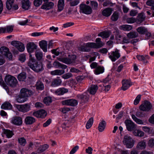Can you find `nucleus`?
I'll return each mask as SVG.
<instances>
[{
  "mask_svg": "<svg viewBox=\"0 0 154 154\" xmlns=\"http://www.w3.org/2000/svg\"><path fill=\"white\" fill-rule=\"evenodd\" d=\"M28 65L32 70L36 72H39L43 69L42 63L37 61L31 54H29Z\"/></svg>",
  "mask_w": 154,
  "mask_h": 154,
  "instance_id": "f257e3e1",
  "label": "nucleus"
},
{
  "mask_svg": "<svg viewBox=\"0 0 154 154\" xmlns=\"http://www.w3.org/2000/svg\"><path fill=\"white\" fill-rule=\"evenodd\" d=\"M134 140L131 137L128 135H125L124 137L123 143L127 148H132L134 145Z\"/></svg>",
  "mask_w": 154,
  "mask_h": 154,
  "instance_id": "f03ea898",
  "label": "nucleus"
},
{
  "mask_svg": "<svg viewBox=\"0 0 154 154\" xmlns=\"http://www.w3.org/2000/svg\"><path fill=\"white\" fill-rule=\"evenodd\" d=\"M152 106L151 103L145 100L143 103L139 107L140 110L143 112H148L152 109Z\"/></svg>",
  "mask_w": 154,
  "mask_h": 154,
  "instance_id": "7ed1b4c3",
  "label": "nucleus"
},
{
  "mask_svg": "<svg viewBox=\"0 0 154 154\" xmlns=\"http://www.w3.org/2000/svg\"><path fill=\"white\" fill-rule=\"evenodd\" d=\"M5 81L8 85L13 87L15 86L17 83V80L16 78L11 75L6 76Z\"/></svg>",
  "mask_w": 154,
  "mask_h": 154,
  "instance_id": "20e7f679",
  "label": "nucleus"
},
{
  "mask_svg": "<svg viewBox=\"0 0 154 154\" xmlns=\"http://www.w3.org/2000/svg\"><path fill=\"white\" fill-rule=\"evenodd\" d=\"M63 121L62 127H68L69 125L71 123L74 122L75 121L74 116H63Z\"/></svg>",
  "mask_w": 154,
  "mask_h": 154,
  "instance_id": "39448f33",
  "label": "nucleus"
},
{
  "mask_svg": "<svg viewBox=\"0 0 154 154\" xmlns=\"http://www.w3.org/2000/svg\"><path fill=\"white\" fill-rule=\"evenodd\" d=\"M61 103L64 105L75 106L77 105L78 102L75 99H72L63 100L61 102Z\"/></svg>",
  "mask_w": 154,
  "mask_h": 154,
  "instance_id": "423d86ee",
  "label": "nucleus"
},
{
  "mask_svg": "<svg viewBox=\"0 0 154 154\" xmlns=\"http://www.w3.org/2000/svg\"><path fill=\"white\" fill-rule=\"evenodd\" d=\"M127 130L129 131H134L136 128V125L131 120L127 119L125 122Z\"/></svg>",
  "mask_w": 154,
  "mask_h": 154,
  "instance_id": "0eeeda50",
  "label": "nucleus"
},
{
  "mask_svg": "<svg viewBox=\"0 0 154 154\" xmlns=\"http://www.w3.org/2000/svg\"><path fill=\"white\" fill-rule=\"evenodd\" d=\"M14 0H7L6 6L8 10H16L18 9V6L14 4Z\"/></svg>",
  "mask_w": 154,
  "mask_h": 154,
  "instance_id": "6e6552de",
  "label": "nucleus"
},
{
  "mask_svg": "<svg viewBox=\"0 0 154 154\" xmlns=\"http://www.w3.org/2000/svg\"><path fill=\"white\" fill-rule=\"evenodd\" d=\"M109 57L112 62H114L120 57V54L118 50L112 51L108 54Z\"/></svg>",
  "mask_w": 154,
  "mask_h": 154,
  "instance_id": "1a4fd4ad",
  "label": "nucleus"
},
{
  "mask_svg": "<svg viewBox=\"0 0 154 154\" xmlns=\"http://www.w3.org/2000/svg\"><path fill=\"white\" fill-rule=\"evenodd\" d=\"M76 57L75 56L72 55L71 57L70 58L67 57H57V59L59 61L62 62L66 64H69L74 62L76 59Z\"/></svg>",
  "mask_w": 154,
  "mask_h": 154,
  "instance_id": "9d476101",
  "label": "nucleus"
},
{
  "mask_svg": "<svg viewBox=\"0 0 154 154\" xmlns=\"http://www.w3.org/2000/svg\"><path fill=\"white\" fill-rule=\"evenodd\" d=\"M11 44L15 46L20 52H23L25 50L24 45L20 42L13 41L11 42Z\"/></svg>",
  "mask_w": 154,
  "mask_h": 154,
  "instance_id": "9b49d317",
  "label": "nucleus"
},
{
  "mask_svg": "<svg viewBox=\"0 0 154 154\" xmlns=\"http://www.w3.org/2000/svg\"><path fill=\"white\" fill-rule=\"evenodd\" d=\"M26 48L28 52L30 54L33 52L35 50H37V46L34 43L30 42L27 44Z\"/></svg>",
  "mask_w": 154,
  "mask_h": 154,
  "instance_id": "f8f14e48",
  "label": "nucleus"
},
{
  "mask_svg": "<svg viewBox=\"0 0 154 154\" xmlns=\"http://www.w3.org/2000/svg\"><path fill=\"white\" fill-rule=\"evenodd\" d=\"M17 108L20 111L25 112L29 111L30 109V106L29 104L24 105H19L17 106Z\"/></svg>",
  "mask_w": 154,
  "mask_h": 154,
  "instance_id": "ddd939ff",
  "label": "nucleus"
},
{
  "mask_svg": "<svg viewBox=\"0 0 154 154\" xmlns=\"http://www.w3.org/2000/svg\"><path fill=\"white\" fill-rule=\"evenodd\" d=\"M68 89L63 87L59 88L55 90L54 93L57 96H61L68 92Z\"/></svg>",
  "mask_w": 154,
  "mask_h": 154,
  "instance_id": "4468645a",
  "label": "nucleus"
},
{
  "mask_svg": "<svg viewBox=\"0 0 154 154\" xmlns=\"http://www.w3.org/2000/svg\"><path fill=\"white\" fill-rule=\"evenodd\" d=\"M20 94L22 97L26 98L32 94V92L30 90L26 88H23L20 90Z\"/></svg>",
  "mask_w": 154,
  "mask_h": 154,
  "instance_id": "2eb2a0df",
  "label": "nucleus"
},
{
  "mask_svg": "<svg viewBox=\"0 0 154 154\" xmlns=\"http://www.w3.org/2000/svg\"><path fill=\"white\" fill-rule=\"evenodd\" d=\"M22 118L19 116H15L13 117L11 120V122L16 125L19 126L22 124Z\"/></svg>",
  "mask_w": 154,
  "mask_h": 154,
  "instance_id": "dca6fc26",
  "label": "nucleus"
},
{
  "mask_svg": "<svg viewBox=\"0 0 154 154\" xmlns=\"http://www.w3.org/2000/svg\"><path fill=\"white\" fill-rule=\"evenodd\" d=\"M132 84L130 80H124L122 81V89L124 91H125Z\"/></svg>",
  "mask_w": 154,
  "mask_h": 154,
  "instance_id": "f3484780",
  "label": "nucleus"
},
{
  "mask_svg": "<svg viewBox=\"0 0 154 154\" xmlns=\"http://www.w3.org/2000/svg\"><path fill=\"white\" fill-rule=\"evenodd\" d=\"M54 5V3L52 2H46L43 4L41 8L43 9L49 10L53 8Z\"/></svg>",
  "mask_w": 154,
  "mask_h": 154,
  "instance_id": "a211bd4d",
  "label": "nucleus"
},
{
  "mask_svg": "<svg viewBox=\"0 0 154 154\" xmlns=\"http://www.w3.org/2000/svg\"><path fill=\"white\" fill-rule=\"evenodd\" d=\"M22 7L25 10L29 9L30 6V3L29 0H21Z\"/></svg>",
  "mask_w": 154,
  "mask_h": 154,
  "instance_id": "6ab92c4d",
  "label": "nucleus"
},
{
  "mask_svg": "<svg viewBox=\"0 0 154 154\" xmlns=\"http://www.w3.org/2000/svg\"><path fill=\"white\" fill-rule=\"evenodd\" d=\"M62 83V81L59 77H57V78L54 79L52 80L51 86L55 87L60 85Z\"/></svg>",
  "mask_w": 154,
  "mask_h": 154,
  "instance_id": "aec40b11",
  "label": "nucleus"
},
{
  "mask_svg": "<svg viewBox=\"0 0 154 154\" xmlns=\"http://www.w3.org/2000/svg\"><path fill=\"white\" fill-rule=\"evenodd\" d=\"M39 45L44 52H46L47 51L48 44L47 41L44 40L41 41L39 42Z\"/></svg>",
  "mask_w": 154,
  "mask_h": 154,
  "instance_id": "412c9836",
  "label": "nucleus"
},
{
  "mask_svg": "<svg viewBox=\"0 0 154 154\" xmlns=\"http://www.w3.org/2000/svg\"><path fill=\"white\" fill-rule=\"evenodd\" d=\"M98 87L97 85H92L88 89V92L91 94L94 95L97 92Z\"/></svg>",
  "mask_w": 154,
  "mask_h": 154,
  "instance_id": "4be33fe9",
  "label": "nucleus"
},
{
  "mask_svg": "<svg viewBox=\"0 0 154 154\" xmlns=\"http://www.w3.org/2000/svg\"><path fill=\"white\" fill-rule=\"evenodd\" d=\"M12 108V106L10 103L8 101L4 102L1 106V108L6 110L11 109Z\"/></svg>",
  "mask_w": 154,
  "mask_h": 154,
  "instance_id": "5701e85b",
  "label": "nucleus"
},
{
  "mask_svg": "<svg viewBox=\"0 0 154 154\" xmlns=\"http://www.w3.org/2000/svg\"><path fill=\"white\" fill-rule=\"evenodd\" d=\"M35 56L36 59L38 60H41L43 57V53L39 49L36 50Z\"/></svg>",
  "mask_w": 154,
  "mask_h": 154,
  "instance_id": "b1692460",
  "label": "nucleus"
},
{
  "mask_svg": "<svg viewBox=\"0 0 154 154\" xmlns=\"http://www.w3.org/2000/svg\"><path fill=\"white\" fill-rule=\"evenodd\" d=\"M53 65L54 67L56 68H62L63 69H66L67 68V66L64 64H62L59 62L55 61L53 63Z\"/></svg>",
  "mask_w": 154,
  "mask_h": 154,
  "instance_id": "393cba45",
  "label": "nucleus"
},
{
  "mask_svg": "<svg viewBox=\"0 0 154 154\" xmlns=\"http://www.w3.org/2000/svg\"><path fill=\"white\" fill-rule=\"evenodd\" d=\"M102 45L100 44H96L93 42L87 43V47L91 48H98L101 47Z\"/></svg>",
  "mask_w": 154,
  "mask_h": 154,
  "instance_id": "a878e982",
  "label": "nucleus"
},
{
  "mask_svg": "<svg viewBox=\"0 0 154 154\" xmlns=\"http://www.w3.org/2000/svg\"><path fill=\"white\" fill-rule=\"evenodd\" d=\"M106 122L104 120H102L100 122L98 126V130L100 132H102L103 131L106 127Z\"/></svg>",
  "mask_w": 154,
  "mask_h": 154,
  "instance_id": "bb28decb",
  "label": "nucleus"
},
{
  "mask_svg": "<svg viewBox=\"0 0 154 154\" xmlns=\"http://www.w3.org/2000/svg\"><path fill=\"white\" fill-rule=\"evenodd\" d=\"M81 42L78 47V50L82 51H86L87 50L86 47L87 44L84 42L82 40L81 41Z\"/></svg>",
  "mask_w": 154,
  "mask_h": 154,
  "instance_id": "cd10ccee",
  "label": "nucleus"
},
{
  "mask_svg": "<svg viewBox=\"0 0 154 154\" xmlns=\"http://www.w3.org/2000/svg\"><path fill=\"white\" fill-rule=\"evenodd\" d=\"M133 134L135 136L140 137H142L144 135V132L139 129H135L133 132Z\"/></svg>",
  "mask_w": 154,
  "mask_h": 154,
  "instance_id": "c85d7f7f",
  "label": "nucleus"
},
{
  "mask_svg": "<svg viewBox=\"0 0 154 154\" xmlns=\"http://www.w3.org/2000/svg\"><path fill=\"white\" fill-rule=\"evenodd\" d=\"M146 141L145 140H143L138 142L137 146V148L138 149H143L146 148Z\"/></svg>",
  "mask_w": 154,
  "mask_h": 154,
  "instance_id": "c756f323",
  "label": "nucleus"
},
{
  "mask_svg": "<svg viewBox=\"0 0 154 154\" xmlns=\"http://www.w3.org/2000/svg\"><path fill=\"white\" fill-rule=\"evenodd\" d=\"M112 11L111 8H108L102 11V14L105 17H109Z\"/></svg>",
  "mask_w": 154,
  "mask_h": 154,
  "instance_id": "7c9ffc66",
  "label": "nucleus"
},
{
  "mask_svg": "<svg viewBox=\"0 0 154 154\" xmlns=\"http://www.w3.org/2000/svg\"><path fill=\"white\" fill-rule=\"evenodd\" d=\"M33 116H47V112L44 109H41L34 112L33 113Z\"/></svg>",
  "mask_w": 154,
  "mask_h": 154,
  "instance_id": "2f4dec72",
  "label": "nucleus"
},
{
  "mask_svg": "<svg viewBox=\"0 0 154 154\" xmlns=\"http://www.w3.org/2000/svg\"><path fill=\"white\" fill-rule=\"evenodd\" d=\"M35 121V119L30 116H28L26 118L25 120V122L27 125L32 124Z\"/></svg>",
  "mask_w": 154,
  "mask_h": 154,
  "instance_id": "473e14b6",
  "label": "nucleus"
},
{
  "mask_svg": "<svg viewBox=\"0 0 154 154\" xmlns=\"http://www.w3.org/2000/svg\"><path fill=\"white\" fill-rule=\"evenodd\" d=\"M122 106V104L121 102H119L116 104L113 109V111L115 114H116L119 111V109L121 108Z\"/></svg>",
  "mask_w": 154,
  "mask_h": 154,
  "instance_id": "72a5a7b5",
  "label": "nucleus"
},
{
  "mask_svg": "<svg viewBox=\"0 0 154 154\" xmlns=\"http://www.w3.org/2000/svg\"><path fill=\"white\" fill-rule=\"evenodd\" d=\"M65 72L64 70L62 69H56L51 72L50 74L52 75H61L63 74Z\"/></svg>",
  "mask_w": 154,
  "mask_h": 154,
  "instance_id": "f704fd0d",
  "label": "nucleus"
},
{
  "mask_svg": "<svg viewBox=\"0 0 154 154\" xmlns=\"http://www.w3.org/2000/svg\"><path fill=\"white\" fill-rule=\"evenodd\" d=\"M64 6L65 0H59L58 2L57 7L59 11H61L63 9Z\"/></svg>",
  "mask_w": 154,
  "mask_h": 154,
  "instance_id": "c9c22d12",
  "label": "nucleus"
},
{
  "mask_svg": "<svg viewBox=\"0 0 154 154\" xmlns=\"http://www.w3.org/2000/svg\"><path fill=\"white\" fill-rule=\"evenodd\" d=\"M104 71V69L103 67L99 66L96 68L94 72L95 74L99 75L103 73Z\"/></svg>",
  "mask_w": 154,
  "mask_h": 154,
  "instance_id": "e433bc0d",
  "label": "nucleus"
},
{
  "mask_svg": "<svg viewBox=\"0 0 154 154\" xmlns=\"http://www.w3.org/2000/svg\"><path fill=\"white\" fill-rule=\"evenodd\" d=\"M138 36V33L135 31L131 32L127 34V36L129 38H134L137 37Z\"/></svg>",
  "mask_w": 154,
  "mask_h": 154,
  "instance_id": "4c0bfd02",
  "label": "nucleus"
},
{
  "mask_svg": "<svg viewBox=\"0 0 154 154\" xmlns=\"http://www.w3.org/2000/svg\"><path fill=\"white\" fill-rule=\"evenodd\" d=\"M145 16L143 13L139 14L137 17V22L138 23H140L145 19Z\"/></svg>",
  "mask_w": 154,
  "mask_h": 154,
  "instance_id": "58836bf2",
  "label": "nucleus"
},
{
  "mask_svg": "<svg viewBox=\"0 0 154 154\" xmlns=\"http://www.w3.org/2000/svg\"><path fill=\"white\" fill-rule=\"evenodd\" d=\"M137 31L139 34L144 35L147 31V29L144 26H140L137 28Z\"/></svg>",
  "mask_w": 154,
  "mask_h": 154,
  "instance_id": "ea45409f",
  "label": "nucleus"
},
{
  "mask_svg": "<svg viewBox=\"0 0 154 154\" xmlns=\"http://www.w3.org/2000/svg\"><path fill=\"white\" fill-rule=\"evenodd\" d=\"M132 26L130 25H124L120 26V29L125 31H128L132 29Z\"/></svg>",
  "mask_w": 154,
  "mask_h": 154,
  "instance_id": "a19ab883",
  "label": "nucleus"
},
{
  "mask_svg": "<svg viewBox=\"0 0 154 154\" xmlns=\"http://www.w3.org/2000/svg\"><path fill=\"white\" fill-rule=\"evenodd\" d=\"M48 147L49 146L47 144L40 146L38 149V153L42 152L47 149Z\"/></svg>",
  "mask_w": 154,
  "mask_h": 154,
  "instance_id": "79ce46f5",
  "label": "nucleus"
},
{
  "mask_svg": "<svg viewBox=\"0 0 154 154\" xmlns=\"http://www.w3.org/2000/svg\"><path fill=\"white\" fill-rule=\"evenodd\" d=\"M8 48L5 47H2L0 48V53L2 56H5L9 52Z\"/></svg>",
  "mask_w": 154,
  "mask_h": 154,
  "instance_id": "37998d69",
  "label": "nucleus"
},
{
  "mask_svg": "<svg viewBox=\"0 0 154 154\" xmlns=\"http://www.w3.org/2000/svg\"><path fill=\"white\" fill-rule=\"evenodd\" d=\"M80 12L87 14V5L84 4L80 5Z\"/></svg>",
  "mask_w": 154,
  "mask_h": 154,
  "instance_id": "c03bdc74",
  "label": "nucleus"
},
{
  "mask_svg": "<svg viewBox=\"0 0 154 154\" xmlns=\"http://www.w3.org/2000/svg\"><path fill=\"white\" fill-rule=\"evenodd\" d=\"M26 78V73L25 72H21L18 75V79L20 81H23Z\"/></svg>",
  "mask_w": 154,
  "mask_h": 154,
  "instance_id": "a18cd8bd",
  "label": "nucleus"
},
{
  "mask_svg": "<svg viewBox=\"0 0 154 154\" xmlns=\"http://www.w3.org/2000/svg\"><path fill=\"white\" fill-rule=\"evenodd\" d=\"M77 98L80 100L82 102H85L87 98L86 94H78L77 96Z\"/></svg>",
  "mask_w": 154,
  "mask_h": 154,
  "instance_id": "49530a36",
  "label": "nucleus"
},
{
  "mask_svg": "<svg viewBox=\"0 0 154 154\" xmlns=\"http://www.w3.org/2000/svg\"><path fill=\"white\" fill-rule=\"evenodd\" d=\"M99 86L102 87L101 91L104 92H108L109 90L111 87L109 85L104 86L103 85H99Z\"/></svg>",
  "mask_w": 154,
  "mask_h": 154,
  "instance_id": "de8ad7c7",
  "label": "nucleus"
},
{
  "mask_svg": "<svg viewBox=\"0 0 154 154\" xmlns=\"http://www.w3.org/2000/svg\"><path fill=\"white\" fill-rule=\"evenodd\" d=\"M36 88L37 89L42 90L44 89V86L43 83L40 81H38L35 85Z\"/></svg>",
  "mask_w": 154,
  "mask_h": 154,
  "instance_id": "09e8293b",
  "label": "nucleus"
},
{
  "mask_svg": "<svg viewBox=\"0 0 154 154\" xmlns=\"http://www.w3.org/2000/svg\"><path fill=\"white\" fill-rule=\"evenodd\" d=\"M98 36L101 37L103 38H106L109 36V34L108 32L103 31L99 33L98 35Z\"/></svg>",
  "mask_w": 154,
  "mask_h": 154,
  "instance_id": "8fccbe9b",
  "label": "nucleus"
},
{
  "mask_svg": "<svg viewBox=\"0 0 154 154\" xmlns=\"http://www.w3.org/2000/svg\"><path fill=\"white\" fill-rule=\"evenodd\" d=\"M4 133L8 138H11L13 134L11 131L8 129H5Z\"/></svg>",
  "mask_w": 154,
  "mask_h": 154,
  "instance_id": "3c124183",
  "label": "nucleus"
},
{
  "mask_svg": "<svg viewBox=\"0 0 154 154\" xmlns=\"http://www.w3.org/2000/svg\"><path fill=\"white\" fill-rule=\"evenodd\" d=\"M26 98L24 97L21 96V94L18 96L16 98L17 101L19 103H23L26 101Z\"/></svg>",
  "mask_w": 154,
  "mask_h": 154,
  "instance_id": "603ef678",
  "label": "nucleus"
},
{
  "mask_svg": "<svg viewBox=\"0 0 154 154\" xmlns=\"http://www.w3.org/2000/svg\"><path fill=\"white\" fill-rule=\"evenodd\" d=\"M52 102V98L50 97H45L44 99V102L46 105H49Z\"/></svg>",
  "mask_w": 154,
  "mask_h": 154,
  "instance_id": "864d4df0",
  "label": "nucleus"
},
{
  "mask_svg": "<svg viewBox=\"0 0 154 154\" xmlns=\"http://www.w3.org/2000/svg\"><path fill=\"white\" fill-rule=\"evenodd\" d=\"M119 16V14L117 12H115L112 15L111 19L113 21H116L118 19Z\"/></svg>",
  "mask_w": 154,
  "mask_h": 154,
  "instance_id": "5fc2aeb1",
  "label": "nucleus"
},
{
  "mask_svg": "<svg viewBox=\"0 0 154 154\" xmlns=\"http://www.w3.org/2000/svg\"><path fill=\"white\" fill-rule=\"evenodd\" d=\"M94 122V118L92 117L87 121V129L90 128L92 126Z\"/></svg>",
  "mask_w": 154,
  "mask_h": 154,
  "instance_id": "6e6d98bb",
  "label": "nucleus"
},
{
  "mask_svg": "<svg viewBox=\"0 0 154 154\" xmlns=\"http://www.w3.org/2000/svg\"><path fill=\"white\" fill-rule=\"evenodd\" d=\"M132 117L133 120L135 121L137 124H139L143 125V121L136 117V116H132Z\"/></svg>",
  "mask_w": 154,
  "mask_h": 154,
  "instance_id": "4d7b16f0",
  "label": "nucleus"
},
{
  "mask_svg": "<svg viewBox=\"0 0 154 154\" xmlns=\"http://www.w3.org/2000/svg\"><path fill=\"white\" fill-rule=\"evenodd\" d=\"M5 27V29L6 33H10L12 32L13 30L14 26L12 25L8 26Z\"/></svg>",
  "mask_w": 154,
  "mask_h": 154,
  "instance_id": "13d9d810",
  "label": "nucleus"
},
{
  "mask_svg": "<svg viewBox=\"0 0 154 154\" xmlns=\"http://www.w3.org/2000/svg\"><path fill=\"white\" fill-rule=\"evenodd\" d=\"M148 145L150 147H154V138H152L149 140Z\"/></svg>",
  "mask_w": 154,
  "mask_h": 154,
  "instance_id": "bf43d9fd",
  "label": "nucleus"
},
{
  "mask_svg": "<svg viewBox=\"0 0 154 154\" xmlns=\"http://www.w3.org/2000/svg\"><path fill=\"white\" fill-rule=\"evenodd\" d=\"M18 141L20 144L23 146H24L26 143V140L23 137L19 138Z\"/></svg>",
  "mask_w": 154,
  "mask_h": 154,
  "instance_id": "052dcab7",
  "label": "nucleus"
},
{
  "mask_svg": "<svg viewBox=\"0 0 154 154\" xmlns=\"http://www.w3.org/2000/svg\"><path fill=\"white\" fill-rule=\"evenodd\" d=\"M79 3V0H73L71 1L69 4L71 6H75L78 5Z\"/></svg>",
  "mask_w": 154,
  "mask_h": 154,
  "instance_id": "680f3d73",
  "label": "nucleus"
},
{
  "mask_svg": "<svg viewBox=\"0 0 154 154\" xmlns=\"http://www.w3.org/2000/svg\"><path fill=\"white\" fill-rule=\"evenodd\" d=\"M142 130L145 132L149 134H150L152 131L151 128L147 126H143L142 127Z\"/></svg>",
  "mask_w": 154,
  "mask_h": 154,
  "instance_id": "e2e57ef3",
  "label": "nucleus"
},
{
  "mask_svg": "<svg viewBox=\"0 0 154 154\" xmlns=\"http://www.w3.org/2000/svg\"><path fill=\"white\" fill-rule=\"evenodd\" d=\"M72 76V75L71 73L69 72L64 74L62 76V77L64 79H68Z\"/></svg>",
  "mask_w": 154,
  "mask_h": 154,
  "instance_id": "0e129e2a",
  "label": "nucleus"
},
{
  "mask_svg": "<svg viewBox=\"0 0 154 154\" xmlns=\"http://www.w3.org/2000/svg\"><path fill=\"white\" fill-rule=\"evenodd\" d=\"M141 95L140 94H139L137 96L134 101V103L135 105H137L139 103L141 99Z\"/></svg>",
  "mask_w": 154,
  "mask_h": 154,
  "instance_id": "69168bd1",
  "label": "nucleus"
},
{
  "mask_svg": "<svg viewBox=\"0 0 154 154\" xmlns=\"http://www.w3.org/2000/svg\"><path fill=\"white\" fill-rule=\"evenodd\" d=\"M19 60L22 62H23L26 60V55L24 54H22L20 55Z\"/></svg>",
  "mask_w": 154,
  "mask_h": 154,
  "instance_id": "338daca9",
  "label": "nucleus"
},
{
  "mask_svg": "<svg viewBox=\"0 0 154 154\" xmlns=\"http://www.w3.org/2000/svg\"><path fill=\"white\" fill-rule=\"evenodd\" d=\"M42 0H34V4L35 6L38 7L42 4Z\"/></svg>",
  "mask_w": 154,
  "mask_h": 154,
  "instance_id": "774afa93",
  "label": "nucleus"
}]
</instances>
